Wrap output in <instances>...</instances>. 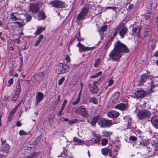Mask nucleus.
Listing matches in <instances>:
<instances>
[{
  "label": "nucleus",
  "mask_w": 158,
  "mask_h": 158,
  "mask_svg": "<svg viewBox=\"0 0 158 158\" xmlns=\"http://www.w3.org/2000/svg\"><path fill=\"white\" fill-rule=\"evenodd\" d=\"M31 80L35 85L36 86L39 85L40 82L41 80L40 78H39L38 75L35 74L31 79Z\"/></svg>",
  "instance_id": "nucleus-17"
},
{
  "label": "nucleus",
  "mask_w": 158,
  "mask_h": 158,
  "mask_svg": "<svg viewBox=\"0 0 158 158\" xmlns=\"http://www.w3.org/2000/svg\"><path fill=\"white\" fill-rule=\"evenodd\" d=\"M22 125L21 123L19 121H18L16 123V126L17 127H20Z\"/></svg>",
  "instance_id": "nucleus-64"
},
{
  "label": "nucleus",
  "mask_w": 158,
  "mask_h": 158,
  "mask_svg": "<svg viewBox=\"0 0 158 158\" xmlns=\"http://www.w3.org/2000/svg\"><path fill=\"white\" fill-rule=\"evenodd\" d=\"M73 141L76 143V144L81 145L84 143V141L79 139L78 138L76 137H74L73 139Z\"/></svg>",
  "instance_id": "nucleus-27"
},
{
  "label": "nucleus",
  "mask_w": 158,
  "mask_h": 158,
  "mask_svg": "<svg viewBox=\"0 0 158 158\" xmlns=\"http://www.w3.org/2000/svg\"><path fill=\"white\" fill-rule=\"evenodd\" d=\"M114 48L121 54L122 53H127L129 52V50L127 46L118 41L115 44Z\"/></svg>",
  "instance_id": "nucleus-2"
},
{
  "label": "nucleus",
  "mask_w": 158,
  "mask_h": 158,
  "mask_svg": "<svg viewBox=\"0 0 158 158\" xmlns=\"http://www.w3.org/2000/svg\"><path fill=\"white\" fill-rule=\"evenodd\" d=\"M110 45L111 43L109 41L107 42V43L106 44L105 46V49L106 50H107V49L109 48V47H110Z\"/></svg>",
  "instance_id": "nucleus-49"
},
{
  "label": "nucleus",
  "mask_w": 158,
  "mask_h": 158,
  "mask_svg": "<svg viewBox=\"0 0 158 158\" xmlns=\"http://www.w3.org/2000/svg\"><path fill=\"white\" fill-rule=\"evenodd\" d=\"M146 94V92L142 89H140L134 93L133 96L134 97L139 98L144 96Z\"/></svg>",
  "instance_id": "nucleus-12"
},
{
  "label": "nucleus",
  "mask_w": 158,
  "mask_h": 158,
  "mask_svg": "<svg viewBox=\"0 0 158 158\" xmlns=\"http://www.w3.org/2000/svg\"><path fill=\"white\" fill-rule=\"evenodd\" d=\"M98 123L101 127H110L114 123L112 122L111 120L101 118L99 120Z\"/></svg>",
  "instance_id": "nucleus-7"
},
{
  "label": "nucleus",
  "mask_w": 158,
  "mask_h": 158,
  "mask_svg": "<svg viewBox=\"0 0 158 158\" xmlns=\"http://www.w3.org/2000/svg\"><path fill=\"white\" fill-rule=\"evenodd\" d=\"M31 17L30 15H28L27 16L26 18V20L27 21H30L31 19Z\"/></svg>",
  "instance_id": "nucleus-61"
},
{
  "label": "nucleus",
  "mask_w": 158,
  "mask_h": 158,
  "mask_svg": "<svg viewBox=\"0 0 158 158\" xmlns=\"http://www.w3.org/2000/svg\"><path fill=\"white\" fill-rule=\"evenodd\" d=\"M140 28L139 25H138L136 27L132 29V34L133 35H136L138 37L140 36L139 32L140 31Z\"/></svg>",
  "instance_id": "nucleus-18"
},
{
  "label": "nucleus",
  "mask_w": 158,
  "mask_h": 158,
  "mask_svg": "<svg viewBox=\"0 0 158 158\" xmlns=\"http://www.w3.org/2000/svg\"><path fill=\"white\" fill-rule=\"evenodd\" d=\"M75 112L84 118H87L89 116L87 108L83 105L80 106L75 110Z\"/></svg>",
  "instance_id": "nucleus-4"
},
{
  "label": "nucleus",
  "mask_w": 158,
  "mask_h": 158,
  "mask_svg": "<svg viewBox=\"0 0 158 158\" xmlns=\"http://www.w3.org/2000/svg\"><path fill=\"white\" fill-rule=\"evenodd\" d=\"M67 103V100L65 99L64 100L63 103L61 106V110H63Z\"/></svg>",
  "instance_id": "nucleus-42"
},
{
  "label": "nucleus",
  "mask_w": 158,
  "mask_h": 158,
  "mask_svg": "<svg viewBox=\"0 0 158 158\" xmlns=\"http://www.w3.org/2000/svg\"><path fill=\"white\" fill-rule=\"evenodd\" d=\"M151 149L149 148H148V147H145L144 148L145 151H146L145 154H148L150 151Z\"/></svg>",
  "instance_id": "nucleus-55"
},
{
  "label": "nucleus",
  "mask_w": 158,
  "mask_h": 158,
  "mask_svg": "<svg viewBox=\"0 0 158 158\" xmlns=\"http://www.w3.org/2000/svg\"><path fill=\"white\" fill-rule=\"evenodd\" d=\"M127 31V27H124L119 32V35L121 37L123 38L124 37Z\"/></svg>",
  "instance_id": "nucleus-22"
},
{
  "label": "nucleus",
  "mask_w": 158,
  "mask_h": 158,
  "mask_svg": "<svg viewBox=\"0 0 158 158\" xmlns=\"http://www.w3.org/2000/svg\"><path fill=\"white\" fill-rule=\"evenodd\" d=\"M21 92V87L20 82H17L16 85L15 92L16 93L20 94Z\"/></svg>",
  "instance_id": "nucleus-29"
},
{
  "label": "nucleus",
  "mask_w": 158,
  "mask_h": 158,
  "mask_svg": "<svg viewBox=\"0 0 158 158\" xmlns=\"http://www.w3.org/2000/svg\"><path fill=\"white\" fill-rule=\"evenodd\" d=\"M76 46L79 48V50L80 52L89 51L90 50H93L95 48L94 47H85L80 42L78 43L76 45Z\"/></svg>",
  "instance_id": "nucleus-9"
},
{
  "label": "nucleus",
  "mask_w": 158,
  "mask_h": 158,
  "mask_svg": "<svg viewBox=\"0 0 158 158\" xmlns=\"http://www.w3.org/2000/svg\"><path fill=\"white\" fill-rule=\"evenodd\" d=\"M45 29V27H38L35 34L36 35H38Z\"/></svg>",
  "instance_id": "nucleus-30"
},
{
  "label": "nucleus",
  "mask_w": 158,
  "mask_h": 158,
  "mask_svg": "<svg viewBox=\"0 0 158 158\" xmlns=\"http://www.w3.org/2000/svg\"><path fill=\"white\" fill-rule=\"evenodd\" d=\"M129 139L133 141H135L137 140V138L134 136H131L129 138Z\"/></svg>",
  "instance_id": "nucleus-54"
},
{
  "label": "nucleus",
  "mask_w": 158,
  "mask_h": 158,
  "mask_svg": "<svg viewBox=\"0 0 158 158\" xmlns=\"http://www.w3.org/2000/svg\"><path fill=\"white\" fill-rule=\"evenodd\" d=\"M100 136L97 137L94 140V143H99L100 141Z\"/></svg>",
  "instance_id": "nucleus-52"
},
{
  "label": "nucleus",
  "mask_w": 158,
  "mask_h": 158,
  "mask_svg": "<svg viewBox=\"0 0 158 158\" xmlns=\"http://www.w3.org/2000/svg\"><path fill=\"white\" fill-rule=\"evenodd\" d=\"M15 23H17L19 27H23L25 24L24 23H22L18 21L15 22Z\"/></svg>",
  "instance_id": "nucleus-53"
},
{
  "label": "nucleus",
  "mask_w": 158,
  "mask_h": 158,
  "mask_svg": "<svg viewBox=\"0 0 158 158\" xmlns=\"http://www.w3.org/2000/svg\"><path fill=\"white\" fill-rule=\"evenodd\" d=\"M143 18L146 20H149L151 17L152 16V12L148 11L144 15H143Z\"/></svg>",
  "instance_id": "nucleus-26"
},
{
  "label": "nucleus",
  "mask_w": 158,
  "mask_h": 158,
  "mask_svg": "<svg viewBox=\"0 0 158 158\" xmlns=\"http://www.w3.org/2000/svg\"><path fill=\"white\" fill-rule=\"evenodd\" d=\"M152 6L151 4H148L146 6V10L147 12L149 11L151 12V9L152 8Z\"/></svg>",
  "instance_id": "nucleus-44"
},
{
  "label": "nucleus",
  "mask_w": 158,
  "mask_h": 158,
  "mask_svg": "<svg viewBox=\"0 0 158 158\" xmlns=\"http://www.w3.org/2000/svg\"><path fill=\"white\" fill-rule=\"evenodd\" d=\"M137 114L139 119H144L149 117L151 113L148 110H143L139 111Z\"/></svg>",
  "instance_id": "nucleus-8"
},
{
  "label": "nucleus",
  "mask_w": 158,
  "mask_h": 158,
  "mask_svg": "<svg viewBox=\"0 0 158 158\" xmlns=\"http://www.w3.org/2000/svg\"><path fill=\"white\" fill-rule=\"evenodd\" d=\"M119 115V113L116 111L111 110L107 113L108 117L111 118H116L118 117Z\"/></svg>",
  "instance_id": "nucleus-16"
},
{
  "label": "nucleus",
  "mask_w": 158,
  "mask_h": 158,
  "mask_svg": "<svg viewBox=\"0 0 158 158\" xmlns=\"http://www.w3.org/2000/svg\"><path fill=\"white\" fill-rule=\"evenodd\" d=\"M40 42L41 41H40L39 40H37V41L36 42L34 45L35 46H38L39 44L40 43Z\"/></svg>",
  "instance_id": "nucleus-60"
},
{
  "label": "nucleus",
  "mask_w": 158,
  "mask_h": 158,
  "mask_svg": "<svg viewBox=\"0 0 158 158\" xmlns=\"http://www.w3.org/2000/svg\"><path fill=\"white\" fill-rule=\"evenodd\" d=\"M17 107H15L10 112L8 118V120L10 121L12 118L14 116L16 111L17 110Z\"/></svg>",
  "instance_id": "nucleus-24"
},
{
  "label": "nucleus",
  "mask_w": 158,
  "mask_h": 158,
  "mask_svg": "<svg viewBox=\"0 0 158 158\" xmlns=\"http://www.w3.org/2000/svg\"><path fill=\"white\" fill-rule=\"evenodd\" d=\"M107 28V26L106 25H104L101 28H99L98 31L99 32H103L106 30Z\"/></svg>",
  "instance_id": "nucleus-34"
},
{
  "label": "nucleus",
  "mask_w": 158,
  "mask_h": 158,
  "mask_svg": "<svg viewBox=\"0 0 158 158\" xmlns=\"http://www.w3.org/2000/svg\"><path fill=\"white\" fill-rule=\"evenodd\" d=\"M29 7V10L33 13H35L38 12V7L36 4L31 3L30 4Z\"/></svg>",
  "instance_id": "nucleus-13"
},
{
  "label": "nucleus",
  "mask_w": 158,
  "mask_h": 158,
  "mask_svg": "<svg viewBox=\"0 0 158 158\" xmlns=\"http://www.w3.org/2000/svg\"><path fill=\"white\" fill-rule=\"evenodd\" d=\"M70 69L69 66L65 64L60 63L57 66L56 70L58 74H63L68 72Z\"/></svg>",
  "instance_id": "nucleus-3"
},
{
  "label": "nucleus",
  "mask_w": 158,
  "mask_h": 158,
  "mask_svg": "<svg viewBox=\"0 0 158 158\" xmlns=\"http://www.w3.org/2000/svg\"><path fill=\"white\" fill-rule=\"evenodd\" d=\"M17 13L16 12L12 13L10 15V19L14 21L19 20L20 19V18L19 17H17Z\"/></svg>",
  "instance_id": "nucleus-25"
},
{
  "label": "nucleus",
  "mask_w": 158,
  "mask_h": 158,
  "mask_svg": "<svg viewBox=\"0 0 158 158\" xmlns=\"http://www.w3.org/2000/svg\"><path fill=\"white\" fill-rule=\"evenodd\" d=\"M108 143V141L105 139H103L102 141V144L103 146L106 145Z\"/></svg>",
  "instance_id": "nucleus-51"
},
{
  "label": "nucleus",
  "mask_w": 158,
  "mask_h": 158,
  "mask_svg": "<svg viewBox=\"0 0 158 158\" xmlns=\"http://www.w3.org/2000/svg\"><path fill=\"white\" fill-rule=\"evenodd\" d=\"M150 81H151L150 85L152 88L154 87L158 84L157 81H156L154 79L152 80L148 75L147 74H143L141 76L139 81L140 84L143 85H144L143 83L145 82H147L148 83H149Z\"/></svg>",
  "instance_id": "nucleus-1"
},
{
  "label": "nucleus",
  "mask_w": 158,
  "mask_h": 158,
  "mask_svg": "<svg viewBox=\"0 0 158 158\" xmlns=\"http://www.w3.org/2000/svg\"><path fill=\"white\" fill-rule=\"evenodd\" d=\"M35 75H38L39 77V78H40L42 80L44 78V73L43 72H42L38 74H36Z\"/></svg>",
  "instance_id": "nucleus-40"
},
{
  "label": "nucleus",
  "mask_w": 158,
  "mask_h": 158,
  "mask_svg": "<svg viewBox=\"0 0 158 158\" xmlns=\"http://www.w3.org/2000/svg\"><path fill=\"white\" fill-rule=\"evenodd\" d=\"M120 94L119 92H116L113 94L111 97V99L113 102H116L118 101Z\"/></svg>",
  "instance_id": "nucleus-21"
},
{
  "label": "nucleus",
  "mask_w": 158,
  "mask_h": 158,
  "mask_svg": "<svg viewBox=\"0 0 158 158\" xmlns=\"http://www.w3.org/2000/svg\"><path fill=\"white\" fill-rule=\"evenodd\" d=\"M43 35H41L39 36L38 40L41 41V40L43 39Z\"/></svg>",
  "instance_id": "nucleus-62"
},
{
  "label": "nucleus",
  "mask_w": 158,
  "mask_h": 158,
  "mask_svg": "<svg viewBox=\"0 0 158 158\" xmlns=\"http://www.w3.org/2000/svg\"><path fill=\"white\" fill-rule=\"evenodd\" d=\"M98 118L99 116H95L93 118L92 120L90 122H89V120L88 121V122H89L92 126H95Z\"/></svg>",
  "instance_id": "nucleus-23"
},
{
  "label": "nucleus",
  "mask_w": 158,
  "mask_h": 158,
  "mask_svg": "<svg viewBox=\"0 0 158 158\" xmlns=\"http://www.w3.org/2000/svg\"><path fill=\"white\" fill-rule=\"evenodd\" d=\"M128 120L127 127L130 129L132 128L133 127H132V123L131 122V119L130 118H126Z\"/></svg>",
  "instance_id": "nucleus-31"
},
{
  "label": "nucleus",
  "mask_w": 158,
  "mask_h": 158,
  "mask_svg": "<svg viewBox=\"0 0 158 158\" xmlns=\"http://www.w3.org/2000/svg\"><path fill=\"white\" fill-rule=\"evenodd\" d=\"M19 135L20 136L27 135L26 132H25L23 130H20L19 131Z\"/></svg>",
  "instance_id": "nucleus-47"
},
{
  "label": "nucleus",
  "mask_w": 158,
  "mask_h": 158,
  "mask_svg": "<svg viewBox=\"0 0 158 158\" xmlns=\"http://www.w3.org/2000/svg\"><path fill=\"white\" fill-rule=\"evenodd\" d=\"M101 60L100 59L98 58L97 59L94 63V66L95 67H98L100 63Z\"/></svg>",
  "instance_id": "nucleus-39"
},
{
  "label": "nucleus",
  "mask_w": 158,
  "mask_h": 158,
  "mask_svg": "<svg viewBox=\"0 0 158 158\" xmlns=\"http://www.w3.org/2000/svg\"><path fill=\"white\" fill-rule=\"evenodd\" d=\"M45 18V15L44 13L43 12H40L38 15V19L39 20L44 19Z\"/></svg>",
  "instance_id": "nucleus-28"
},
{
  "label": "nucleus",
  "mask_w": 158,
  "mask_h": 158,
  "mask_svg": "<svg viewBox=\"0 0 158 158\" xmlns=\"http://www.w3.org/2000/svg\"><path fill=\"white\" fill-rule=\"evenodd\" d=\"M104 136L106 137H109L112 134V132L110 131H104L102 132Z\"/></svg>",
  "instance_id": "nucleus-32"
},
{
  "label": "nucleus",
  "mask_w": 158,
  "mask_h": 158,
  "mask_svg": "<svg viewBox=\"0 0 158 158\" xmlns=\"http://www.w3.org/2000/svg\"><path fill=\"white\" fill-rule=\"evenodd\" d=\"M65 80V78L64 77H61L59 80L58 81V85H61L64 82Z\"/></svg>",
  "instance_id": "nucleus-48"
},
{
  "label": "nucleus",
  "mask_w": 158,
  "mask_h": 158,
  "mask_svg": "<svg viewBox=\"0 0 158 158\" xmlns=\"http://www.w3.org/2000/svg\"><path fill=\"white\" fill-rule=\"evenodd\" d=\"M79 123L78 120V119L75 118L72 119L71 120L69 121V124L70 125L73 124L74 123Z\"/></svg>",
  "instance_id": "nucleus-36"
},
{
  "label": "nucleus",
  "mask_w": 158,
  "mask_h": 158,
  "mask_svg": "<svg viewBox=\"0 0 158 158\" xmlns=\"http://www.w3.org/2000/svg\"><path fill=\"white\" fill-rule=\"evenodd\" d=\"M44 97V94L41 92L37 93L36 96V100L35 102V106L37 104L43 99Z\"/></svg>",
  "instance_id": "nucleus-15"
},
{
  "label": "nucleus",
  "mask_w": 158,
  "mask_h": 158,
  "mask_svg": "<svg viewBox=\"0 0 158 158\" xmlns=\"http://www.w3.org/2000/svg\"><path fill=\"white\" fill-rule=\"evenodd\" d=\"M114 83V81L112 79H110L108 82V84L107 87L106 88V89L107 88V87L109 86H110L112 85L113 83Z\"/></svg>",
  "instance_id": "nucleus-50"
},
{
  "label": "nucleus",
  "mask_w": 158,
  "mask_h": 158,
  "mask_svg": "<svg viewBox=\"0 0 158 158\" xmlns=\"http://www.w3.org/2000/svg\"><path fill=\"white\" fill-rule=\"evenodd\" d=\"M1 141L2 145L5 144L6 142V140L3 139L2 138L1 139Z\"/></svg>",
  "instance_id": "nucleus-63"
},
{
  "label": "nucleus",
  "mask_w": 158,
  "mask_h": 158,
  "mask_svg": "<svg viewBox=\"0 0 158 158\" xmlns=\"http://www.w3.org/2000/svg\"><path fill=\"white\" fill-rule=\"evenodd\" d=\"M149 142L146 140H143L141 143V144L145 146H147L149 143Z\"/></svg>",
  "instance_id": "nucleus-45"
},
{
  "label": "nucleus",
  "mask_w": 158,
  "mask_h": 158,
  "mask_svg": "<svg viewBox=\"0 0 158 158\" xmlns=\"http://www.w3.org/2000/svg\"><path fill=\"white\" fill-rule=\"evenodd\" d=\"M10 146L8 144H6L2 147V149L0 151V155L6 156H7L9 151Z\"/></svg>",
  "instance_id": "nucleus-11"
},
{
  "label": "nucleus",
  "mask_w": 158,
  "mask_h": 158,
  "mask_svg": "<svg viewBox=\"0 0 158 158\" xmlns=\"http://www.w3.org/2000/svg\"><path fill=\"white\" fill-rule=\"evenodd\" d=\"M66 60L68 62H70V58L69 56L67 55L65 57V58Z\"/></svg>",
  "instance_id": "nucleus-58"
},
{
  "label": "nucleus",
  "mask_w": 158,
  "mask_h": 158,
  "mask_svg": "<svg viewBox=\"0 0 158 158\" xmlns=\"http://www.w3.org/2000/svg\"><path fill=\"white\" fill-rule=\"evenodd\" d=\"M108 151V153H109V156L110 157L112 156V152L111 150L110 149H109Z\"/></svg>",
  "instance_id": "nucleus-59"
},
{
  "label": "nucleus",
  "mask_w": 158,
  "mask_h": 158,
  "mask_svg": "<svg viewBox=\"0 0 158 158\" xmlns=\"http://www.w3.org/2000/svg\"><path fill=\"white\" fill-rule=\"evenodd\" d=\"M60 96L58 95L56 100L55 101V104L56 105H57L60 102Z\"/></svg>",
  "instance_id": "nucleus-46"
},
{
  "label": "nucleus",
  "mask_w": 158,
  "mask_h": 158,
  "mask_svg": "<svg viewBox=\"0 0 158 158\" xmlns=\"http://www.w3.org/2000/svg\"><path fill=\"white\" fill-rule=\"evenodd\" d=\"M8 83L10 85H12L13 83V78H11L8 81Z\"/></svg>",
  "instance_id": "nucleus-57"
},
{
  "label": "nucleus",
  "mask_w": 158,
  "mask_h": 158,
  "mask_svg": "<svg viewBox=\"0 0 158 158\" xmlns=\"http://www.w3.org/2000/svg\"><path fill=\"white\" fill-rule=\"evenodd\" d=\"M89 102L94 104H97L98 103V100L94 97H91L89 99Z\"/></svg>",
  "instance_id": "nucleus-33"
},
{
  "label": "nucleus",
  "mask_w": 158,
  "mask_h": 158,
  "mask_svg": "<svg viewBox=\"0 0 158 158\" xmlns=\"http://www.w3.org/2000/svg\"><path fill=\"white\" fill-rule=\"evenodd\" d=\"M109 148H105L102 149V154L105 156H106L108 153Z\"/></svg>",
  "instance_id": "nucleus-38"
},
{
  "label": "nucleus",
  "mask_w": 158,
  "mask_h": 158,
  "mask_svg": "<svg viewBox=\"0 0 158 158\" xmlns=\"http://www.w3.org/2000/svg\"><path fill=\"white\" fill-rule=\"evenodd\" d=\"M114 108L115 109H118L122 111H124L126 110V106L125 104L121 103L115 106Z\"/></svg>",
  "instance_id": "nucleus-19"
},
{
  "label": "nucleus",
  "mask_w": 158,
  "mask_h": 158,
  "mask_svg": "<svg viewBox=\"0 0 158 158\" xmlns=\"http://www.w3.org/2000/svg\"><path fill=\"white\" fill-rule=\"evenodd\" d=\"M122 55L115 49L111 51L109 54V60L115 61H117L121 57Z\"/></svg>",
  "instance_id": "nucleus-5"
},
{
  "label": "nucleus",
  "mask_w": 158,
  "mask_h": 158,
  "mask_svg": "<svg viewBox=\"0 0 158 158\" xmlns=\"http://www.w3.org/2000/svg\"><path fill=\"white\" fill-rule=\"evenodd\" d=\"M102 73V72L101 71H100L98 72V73H97L96 74L92 76H91L90 77H92L93 78H95L98 77V76L101 75Z\"/></svg>",
  "instance_id": "nucleus-43"
},
{
  "label": "nucleus",
  "mask_w": 158,
  "mask_h": 158,
  "mask_svg": "<svg viewBox=\"0 0 158 158\" xmlns=\"http://www.w3.org/2000/svg\"><path fill=\"white\" fill-rule=\"evenodd\" d=\"M63 152H61V155L58 156V157L60 156H63L64 157V156H66L67 155V150L65 149V148L63 147Z\"/></svg>",
  "instance_id": "nucleus-37"
},
{
  "label": "nucleus",
  "mask_w": 158,
  "mask_h": 158,
  "mask_svg": "<svg viewBox=\"0 0 158 158\" xmlns=\"http://www.w3.org/2000/svg\"><path fill=\"white\" fill-rule=\"evenodd\" d=\"M153 146L155 150L158 149V142L154 143Z\"/></svg>",
  "instance_id": "nucleus-56"
},
{
  "label": "nucleus",
  "mask_w": 158,
  "mask_h": 158,
  "mask_svg": "<svg viewBox=\"0 0 158 158\" xmlns=\"http://www.w3.org/2000/svg\"><path fill=\"white\" fill-rule=\"evenodd\" d=\"M20 94L15 93L12 97V101H16L19 96Z\"/></svg>",
  "instance_id": "nucleus-35"
},
{
  "label": "nucleus",
  "mask_w": 158,
  "mask_h": 158,
  "mask_svg": "<svg viewBox=\"0 0 158 158\" xmlns=\"http://www.w3.org/2000/svg\"><path fill=\"white\" fill-rule=\"evenodd\" d=\"M89 10V7H84L76 17L77 20L78 21H82L85 19L87 16Z\"/></svg>",
  "instance_id": "nucleus-6"
},
{
  "label": "nucleus",
  "mask_w": 158,
  "mask_h": 158,
  "mask_svg": "<svg viewBox=\"0 0 158 158\" xmlns=\"http://www.w3.org/2000/svg\"><path fill=\"white\" fill-rule=\"evenodd\" d=\"M50 4L53 7L58 8H61L64 6L65 3L64 2H61L58 0L52 1Z\"/></svg>",
  "instance_id": "nucleus-10"
},
{
  "label": "nucleus",
  "mask_w": 158,
  "mask_h": 158,
  "mask_svg": "<svg viewBox=\"0 0 158 158\" xmlns=\"http://www.w3.org/2000/svg\"><path fill=\"white\" fill-rule=\"evenodd\" d=\"M95 82H94L93 85L89 84V87L90 91L92 93H96L98 92L97 86L95 85Z\"/></svg>",
  "instance_id": "nucleus-14"
},
{
  "label": "nucleus",
  "mask_w": 158,
  "mask_h": 158,
  "mask_svg": "<svg viewBox=\"0 0 158 158\" xmlns=\"http://www.w3.org/2000/svg\"><path fill=\"white\" fill-rule=\"evenodd\" d=\"M151 122L154 127L158 129V118L152 117L151 119Z\"/></svg>",
  "instance_id": "nucleus-20"
},
{
  "label": "nucleus",
  "mask_w": 158,
  "mask_h": 158,
  "mask_svg": "<svg viewBox=\"0 0 158 158\" xmlns=\"http://www.w3.org/2000/svg\"><path fill=\"white\" fill-rule=\"evenodd\" d=\"M80 100V98L79 97H77L76 100L72 102V104L73 105H77L79 103Z\"/></svg>",
  "instance_id": "nucleus-41"
}]
</instances>
